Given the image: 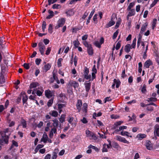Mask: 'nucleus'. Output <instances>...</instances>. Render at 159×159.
I'll list each match as a JSON object with an SVG mask.
<instances>
[{
	"mask_svg": "<svg viewBox=\"0 0 159 159\" xmlns=\"http://www.w3.org/2000/svg\"><path fill=\"white\" fill-rule=\"evenodd\" d=\"M53 123H52V127L51 124V123L48 122L46 126L48 127H52L51 131H50L49 134V137L50 138H52L53 136V134H57V129L58 125V121L57 119H55L52 120Z\"/></svg>",
	"mask_w": 159,
	"mask_h": 159,
	"instance_id": "obj_1",
	"label": "nucleus"
},
{
	"mask_svg": "<svg viewBox=\"0 0 159 159\" xmlns=\"http://www.w3.org/2000/svg\"><path fill=\"white\" fill-rule=\"evenodd\" d=\"M9 131V129H5L4 131L0 132V134L2 136V139L5 142V143L7 144L8 142L9 136L6 134V133Z\"/></svg>",
	"mask_w": 159,
	"mask_h": 159,
	"instance_id": "obj_2",
	"label": "nucleus"
},
{
	"mask_svg": "<svg viewBox=\"0 0 159 159\" xmlns=\"http://www.w3.org/2000/svg\"><path fill=\"white\" fill-rule=\"evenodd\" d=\"M86 136L88 137L90 140L96 141L97 139V137L96 134L93 132L89 131V130H86L85 131Z\"/></svg>",
	"mask_w": 159,
	"mask_h": 159,
	"instance_id": "obj_3",
	"label": "nucleus"
},
{
	"mask_svg": "<svg viewBox=\"0 0 159 159\" xmlns=\"http://www.w3.org/2000/svg\"><path fill=\"white\" fill-rule=\"evenodd\" d=\"M39 51L41 54L43 55L44 54V51L45 49V46L42 42H40L38 43Z\"/></svg>",
	"mask_w": 159,
	"mask_h": 159,
	"instance_id": "obj_4",
	"label": "nucleus"
},
{
	"mask_svg": "<svg viewBox=\"0 0 159 159\" xmlns=\"http://www.w3.org/2000/svg\"><path fill=\"white\" fill-rule=\"evenodd\" d=\"M65 19L64 18H62L59 19L58 21L57 25L55 27V29H57L59 28L65 24Z\"/></svg>",
	"mask_w": 159,
	"mask_h": 159,
	"instance_id": "obj_5",
	"label": "nucleus"
},
{
	"mask_svg": "<svg viewBox=\"0 0 159 159\" xmlns=\"http://www.w3.org/2000/svg\"><path fill=\"white\" fill-rule=\"evenodd\" d=\"M89 74V69L86 67H85L84 69V78L87 80L90 79L91 77V75Z\"/></svg>",
	"mask_w": 159,
	"mask_h": 159,
	"instance_id": "obj_6",
	"label": "nucleus"
},
{
	"mask_svg": "<svg viewBox=\"0 0 159 159\" xmlns=\"http://www.w3.org/2000/svg\"><path fill=\"white\" fill-rule=\"evenodd\" d=\"M116 140L120 142L127 144L129 143V142L125 138L122 137L121 136L118 135L116 136Z\"/></svg>",
	"mask_w": 159,
	"mask_h": 159,
	"instance_id": "obj_7",
	"label": "nucleus"
},
{
	"mask_svg": "<svg viewBox=\"0 0 159 159\" xmlns=\"http://www.w3.org/2000/svg\"><path fill=\"white\" fill-rule=\"evenodd\" d=\"M145 145L147 148L149 150H151L153 148V145L150 141L147 140L146 141Z\"/></svg>",
	"mask_w": 159,
	"mask_h": 159,
	"instance_id": "obj_8",
	"label": "nucleus"
},
{
	"mask_svg": "<svg viewBox=\"0 0 159 159\" xmlns=\"http://www.w3.org/2000/svg\"><path fill=\"white\" fill-rule=\"evenodd\" d=\"M54 95V92L48 89L45 91V95L46 97L49 98H51Z\"/></svg>",
	"mask_w": 159,
	"mask_h": 159,
	"instance_id": "obj_9",
	"label": "nucleus"
},
{
	"mask_svg": "<svg viewBox=\"0 0 159 159\" xmlns=\"http://www.w3.org/2000/svg\"><path fill=\"white\" fill-rule=\"evenodd\" d=\"M115 18L112 17L111 21H109L106 25L105 27L106 28H108L109 27L112 26L115 24V21L114 20Z\"/></svg>",
	"mask_w": 159,
	"mask_h": 159,
	"instance_id": "obj_10",
	"label": "nucleus"
},
{
	"mask_svg": "<svg viewBox=\"0 0 159 159\" xmlns=\"http://www.w3.org/2000/svg\"><path fill=\"white\" fill-rule=\"evenodd\" d=\"M68 85L69 86H73L75 88L78 87L79 84L75 81L71 80L70 81Z\"/></svg>",
	"mask_w": 159,
	"mask_h": 159,
	"instance_id": "obj_11",
	"label": "nucleus"
},
{
	"mask_svg": "<svg viewBox=\"0 0 159 159\" xmlns=\"http://www.w3.org/2000/svg\"><path fill=\"white\" fill-rule=\"evenodd\" d=\"M82 102L81 100H78L76 104V106L78 112H80L81 110V107L82 106Z\"/></svg>",
	"mask_w": 159,
	"mask_h": 159,
	"instance_id": "obj_12",
	"label": "nucleus"
},
{
	"mask_svg": "<svg viewBox=\"0 0 159 159\" xmlns=\"http://www.w3.org/2000/svg\"><path fill=\"white\" fill-rule=\"evenodd\" d=\"M92 71L93 72L92 73V80H93L95 79V74H96L97 72V70L96 68L95 65H94L93 66L92 69Z\"/></svg>",
	"mask_w": 159,
	"mask_h": 159,
	"instance_id": "obj_13",
	"label": "nucleus"
},
{
	"mask_svg": "<svg viewBox=\"0 0 159 159\" xmlns=\"http://www.w3.org/2000/svg\"><path fill=\"white\" fill-rule=\"evenodd\" d=\"M21 95L22 96V101L23 103H26L28 99V97L26 95L25 93L22 92Z\"/></svg>",
	"mask_w": 159,
	"mask_h": 159,
	"instance_id": "obj_14",
	"label": "nucleus"
},
{
	"mask_svg": "<svg viewBox=\"0 0 159 159\" xmlns=\"http://www.w3.org/2000/svg\"><path fill=\"white\" fill-rule=\"evenodd\" d=\"M90 80H89L88 81H86L84 84L86 91L87 92H89V91L90 89L91 84V82H90Z\"/></svg>",
	"mask_w": 159,
	"mask_h": 159,
	"instance_id": "obj_15",
	"label": "nucleus"
},
{
	"mask_svg": "<svg viewBox=\"0 0 159 159\" xmlns=\"http://www.w3.org/2000/svg\"><path fill=\"white\" fill-rule=\"evenodd\" d=\"M154 133L155 134L159 137V125H156L154 126Z\"/></svg>",
	"mask_w": 159,
	"mask_h": 159,
	"instance_id": "obj_16",
	"label": "nucleus"
},
{
	"mask_svg": "<svg viewBox=\"0 0 159 159\" xmlns=\"http://www.w3.org/2000/svg\"><path fill=\"white\" fill-rule=\"evenodd\" d=\"M120 80H114V83L112 85V87L113 89L115 88V85H116V87L118 88L120 85Z\"/></svg>",
	"mask_w": 159,
	"mask_h": 159,
	"instance_id": "obj_17",
	"label": "nucleus"
},
{
	"mask_svg": "<svg viewBox=\"0 0 159 159\" xmlns=\"http://www.w3.org/2000/svg\"><path fill=\"white\" fill-rule=\"evenodd\" d=\"M88 104L86 103H84L83 104L82 108V110L83 112L86 113L88 111Z\"/></svg>",
	"mask_w": 159,
	"mask_h": 159,
	"instance_id": "obj_18",
	"label": "nucleus"
},
{
	"mask_svg": "<svg viewBox=\"0 0 159 159\" xmlns=\"http://www.w3.org/2000/svg\"><path fill=\"white\" fill-rule=\"evenodd\" d=\"M147 135L144 134H139L137 135V138H138L139 140H142L143 138L147 137Z\"/></svg>",
	"mask_w": 159,
	"mask_h": 159,
	"instance_id": "obj_19",
	"label": "nucleus"
},
{
	"mask_svg": "<svg viewBox=\"0 0 159 159\" xmlns=\"http://www.w3.org/2000/svg\"><path fill=\"white\" fill-rule=\"evenodd\" d=\"M147 26H148V24L147 23H145L144 24H143L142 25V26L141 28V30H140V33L141 34H143V32H144L146 30V28Z\"/></svg>",
	"mask_w": 159,
	"mask_h": 159,
	"instance_id": "obj_20",
	"label": "nucleus"
},
{
	"mask_svg": "<svg viewBox=\"0 0 159 159\" xmlns=\"http://www.w3.org/2000/svg\"><path fill=\"white\" fill-rule=\"evenodd\" d=\"M123 122L121 121H119L115 122L113 125V128L114 129H116L118 126L120 125Z\"/></svg>",
	"mask_w": 159,
	"mask_h": 159,
	"instance_id": "obj_21",
	"label": "nucleus"
},
{
	"mask_svg": "<svg viewBox=\"0 0 159 159\" xmlns=\"http://www.w3.org/2000/svg\"><path fill=\"white\" fill-rule=\"evenodd\" d=\"M152 62L150 60H149L147 61L144 63V66L146 68H148L150 66L152 65Z\"/></svg>",
	"mask_w": 159,
	"mask_h": 159,
	"instance_id": "obj_22",
	"label": "nucleus"
},
{
	"mask_svg": "<svg viewBox=\"0 0 159 159\" xmlns=\"http://www.w3.org/2000/svg\"><path fill=\"white\" fill-rule=\"evenodd\" d=\"M131 48V45L128 44L125 46V50L126 52L128 53L130 52V49Z\"/></svg>",
	"mask_w": 159,
	"mask_h": 159,
	"instance_id": "obj_23",
	"label": "nucleus"
},
{
	"mask_svg": "<svg viewBox=\"0 0 159 159\" xmlns=\"http://www.w3.org/2000/svg\"><path fill=\"white\" fill-rule=\"evenodd\" d=\"M48 137L46 133H44L43 137L41 139V141H43L44 143H46L47 141V139Z\"/></svg>",
	"mask_w": 159,
	"mask_h": 159,
	"instance_id": "obj_24",
	"label": "nucleus"
},
{
	"mask_svg": "<svg viewBox=\"0 0 159 159\" xmlns=\"http://www.w3.org/2000/svg\"><path fill=\"white\" fill-rule=\"evenodd\" d=\"M39 83H38L32 82L30 84V89H33L39 86Z\"/></svg>",
	"mask_w": 159,
	"mask_h": 159,
	"instance_id": "obj_25",
	"label": "nucleus"
},
{
	"mask_svg": "<svg viewBox=\"0 0 159 159\" xmlns=\"http://www.w3.org/2000/svg\"><path fill=\"white\" fill-rule=\"evenodd\" d=\"M21 125L22 126L23 128H26L27 127L26 121L22 118L20 120Z\"/></svg>",
	"mask_w": 159,
	"mask_h": 159,
	"instance_id": "obj_26",
	"label": "nucleus"
},
{
	"mask_svg": "<svg viewBox=\"0 0 159 159\" xmlns=\"http://www.w3.org/2000/svg\"><path fill=\"white\" fill-rule=\"evenodd\" d=\"M95 9H93L92 11L91 12V13H90L89 16L88 18V20H87V22H86V24H88L89 23L90 21L89 20L91 19V18L92 17L93 14H94V12H95Z\"/></svg>",
	"mask_w": 159,
	"mask_h": 159,
	"instance_id": "obj_27",
	"label": "nucleus"
},
{
	"mask_svg": "<svg viewBox=\"0 0 159 159\" xmlns=\"http://www.w3.org/2000/svg\"><path fill=\"white\" fill-rule=\"evenodd\" d=\"M48 12L49 14V15L46 17L47 19H50L54 16V14L52 11L49 10L48 11Z\"/></svg>",
	"mask_w": 159,
	"mask_h": 159,
	"instance_id": "obj_28",
	"label": "nucleus"
},
{
	"mask_svg": "<svg viewBox=\"0 0 159 159\" xmlns=\"http://www.w3.org/2000/svg\"><path fill=\"white\" fill-rule=\"evenodd\" d=\"M87 50L89 55H92L93 54V50L92 45L89 46V47L87 48Z\"/></svg>",
	"mask_w": 159,
	"mask_h": 159,
	"instance_id": "obj_29",
	"label": "nucleus"
},
{
	"mask_svg": "<svg viewBox=\"0 0 159 159\" xmlns=\"http://www.w3.org/2000/svg\"><path fill=\"white\" fill-rule=\"evenodd\" d=\"M129 11L128 16H134L135 13L134 9H131L130 10H127Z\"/></svg>",
	"mask_w": 159,
	"mask_h": 159,
	"instance_id": "obj_30",
	"label": "nucleus"
},
{
	"mask_svg": "<svg viewBox=\"0 0 159 159\" xmlns=\"http://www.w3.org/2000/svg\"><path fill=\"white\" fill-rule=\"evenodd\" d=\"M49 114L52 116L55 117H57L58 115L57 112L54 110L51 111L49 112Z\"/></svg>",
	"mask_w": 159,
	"mask_h": 159,
	"instance_id": "obj_31",
	"label": "nucleus"
},
{
	"mask_svg": "<svg viewBox=\"0 0 159 159\" xmlns=\"http://www.w3.org/2000/svg\"><path fill=\"white\" fill-rule=\"evenodd\" d=\"M51 67V65L48 63L44 66V70L45 72H47L48 70H49Z\"/></svg>",
	"mask_w": 159,
	"mask_h": 159,
	"instance_id": "obj_32",
	"label": "nucleus"
},
{
	"mask_svg": "<svg viewBox=\"0 0 159 159\" xmlns=\"http://www.w3.org/2000/svg\"><path fill=\"white\" fill-rule=\"evenodd\" d=\"M40 87V90H38L36 92L37 94L39 96H41L44 91L42 87Z\"/></svg>",
	"mask_w": 159,
	"mask_h": 159,
	"instance_id": "obj_33",
	"label": "nucleus"
},
{
	"mask_svg": "<svg viewBox=\"0 0 159 159\" xmlns=\"http://www.w3.org/2000/svg\"><path fill=\"white\" fill-rule=\"evenodd\" d=\"M121 134L123 136L126 135L131 138L132 137V135H130V133L126 131H122Z\"/></svg>",
	"mask_w": 159,
	"mask_h": 159,
	"instance_id": "obj_34",
	"label": "nucleus"
},
{
	"mask_svg": "<svg viewBox=\"0 0 159 159\" xmlns=\"http://www.w3.org/2000/svg\"><path fill=\"white\" fill-rule=\"evenodd\" d=\"M14 146L17 147L18 146V144L17 142L14 140H13L12 141V144L10 148V150L12 149Z\"/></svg>",
	"mask_w": 159,
	"mask_h": 159,
	"instance_id": "obj_35",
	"label": "nucleus"
},
{
	"mask_svg": "<svg viewBox=\"0 0 159 159\" xmlns=\"http://www.w3.org/2000/svg\"><path fill=\"white\" fill-rule=\"evenodd\" d=\"M13 83L16 85L15 88L16 89H17L18 88V86H17L20 83L19 80H14L13 81Z\"/></svg>",
	"mask_w": 159,
	"mask_h": 159,
	"instance_id": "obj_36",
	"label": "nucleus"
},
{
	"mask_svg": "<svg viewBox=\"0 0 159 159\" xmlns=\"http://www.w3.org/2000/svg\"><path fill=\"white\" fill-rule=\"evenodd\" d=\"M66 14H67V16H70L74 15V12L72 10H70L67 11L66 12Z\"/></svg>",
	"mask_w": 159,
	"mask_h": 159,
	"instance_id": "obj_37",
	"label": "nucleus"
},
{
	"mask_svg": "<svg viewBox=\"0 0 159 159\" xmlns=\"http://www.w3.org/2000/svg\"><path fill=\"white\" fill-rule=\"evenodd\" d=\"M109 148V146L108 145H103V147L102 149V152H107V148Z\"/></svg>",
	"mask_w": 159,
	"mask_h": 159,
	"instance_id": "obj_38",
	"label": "nucleus"
},
{
	"mask_svg": "<svg viewBox=\"0 0 159 159\" xmlns=\"http://www.w3.org/2000/svg\"><path fill=\"white\" fill-rule=\"evenodd\" d=\"M121 76L123 79H126L127 78V75L125 74V69H124L122 72Z\"/></svg>",
	"mask_w": 159,
	"mask_h": 159,
	"instance_id": "obj_39",
	"label": "nucleus"
},
{
	"mask_svg": "<svg viewBox=\"0 0 159 159\" xmlns=\"http://www.w3.org/2000/svg\"><path fill=\"white\" fill-rule=\"evenodd\" d=\"M136 39L135 38L133 41L132 43L131 44V47L133 48H135L136 44Z\"/></svg>",
	"mask_w": 159,
	"mask_h": 159,
	"instance_id": "obj_40",
	"label": "nucleus"
},
{
	"mask_svg": "<svg viewBox=\"0 0 159 159\" xmlns=\"http://www.w3.org/2000/svg\"><path fill=\"white\" fill-rule=\"evenodd\" d=\"M73 43H74V46L75 48L78 47V46L80 44V43L78 39L74 41Z\"/></svg>",
	"mask_w": 159,
	"mask_h": 159,
	"instance_id": "obj_41",
	"label": "nucleus"
},
{
	"mask_svg": "<svg viewBox=\"0 0 159 159\" xmlns=\"http://www.w3.org/2000/svg\"><path fill=\"white\" fill-rule=\"evenodd\" d=\"M61 6L60 4H54L53 5L52 8L53 9H58L60 8Z\"/></svg>",
	"mask_w": 159,
	"mask_h": 159,
	"instance_id": "obj_42",
	"label": "nucleus"
},
{
	"mask_svg": "<svg viewBox=\"0 0 159 159\" xmlns=\"http://www.w3.org/2000/svg\"><path fill=\"white\" fill-rule=\"evenodd\" d=\"M66 115H65L62 114L61 115V118L59 119L60 121L62 123L65 121Z\"/></svg>",
	"mask_w": 159,
	"mask_h": 159,
	"instance_id": "obj_43",
	"label": "nucleus"
},
{
	"mask_svg": "<svg viewBox=\"0 0 159 159\" xmlns=\"http://www.w3.org/2000/svg\"><path fill=\"white\" fill-rule=\"evenodd\" d=\"M157 20L156 19H154L153 20L152 23V29H154V28L156 27L157 24Z\"/></svg>",
	"mask_w": 159,
	"mask_h": 159,
	"instance_id": "obj_44",
	"label": "nucleus"
},
{
	"mask_svg": "<svg viewBox=\"0 0 159 159\" xmlns=\"http://www.w3.org/2000/svg\"><path fill=\"white\" fill-rule=\"evenodd\" d=\"M46 25H46V22L45 21H43V24H42V29L43 32L45 30L46 28Z\"/></svg>",
	"mask_w": 159,
	"mask_h": 159,
	"instance_id": "obj_45",
	"label": "nucleus"
},
{
	"mask_svg": "<svg viewBox=\"0 0 159 159\" xmlns=\"http://www.w3.org/2000/svg\"><path fill=\"white\" fill-rule=\"evenodd\" d=\"M57 106L58 109H61L62 108L66 107V105L65 104L59 103L58 104Z\"/></svg>",
	"mask_w": 159,
	"mask_h": 159,
	"instance_id": "obj_46",
	"label": "nucleus"
},
{
	"mask_svg": "<svg viewBox=\"0 0 159 159\" xmlns=\"http://www.w3.org/2000/svg\"><path fill=\"white\" fill-rule=\"evenodd\" d=\"M74 120V118L72 117L69 116L68 119V122L71 124H72V121Z\"/></svg>",
	"mask_w": 159,
	"mask_h": 159,
	"instance_id": "obj_47",
	"label": "nucleus"
},
{
	"mask_svg": "<svg viewBox=\"0 0 159 159\" xmlns=\"http://www.w3.org/2000/svg\"><path fill=\"white\" fill-rule=\"evenodd\" d=\"M134 5V2L130 3L129 5L127 10H130L131 9V8L133 7Z\"/></svg>",
	"mask_w": 159,
	"mask_h": 159,
	"instance_id": "obj_48",
	"label": "nucleus"
},
{
	"mask_svg": "<svg viewBox=\"0 0 159 159\" xmlns=\"http://www.w3.org/2000/svg\"><path fill=\"white\" fill-rule=\"evenodd\" d=\"M53 100L52 99L49 100L47 103L48 106L49 107L51 106L53 103Z\"/></svg>",
	"mask_w": 159,
	"mask_h": 159,
	"instance_id": "obj_49",
	"label": "nucleus"
},
{
	"mask_svg": "<svg viewBox=\"0 0 159 159\" xmlns=\"http://www.w3.org/2000/svg\"><path fill=\"white\" fill-rule=\"evenodd\" d=\"M57 0H48V5H50L51 4L57 2Z\"/></svg>",
	"mask_w": 159,
	"mask_h": 159,
	"instance_id": "obj_50",
	"label": "nucleus"
},
{
	"mask_svg": "<svg viewBox=\"0 0 159 159\" xmlns=\"http://www.w3.org/2000/svg\"><path fill=\"white\" fill-rule=\"evenodd\" d=\"M48 32L50 33H52L53 32L52 30V25L51 24H50L49 25V27L48 29Z\"/></svg>",
	"mask_w": 159,
	"mask_h": 159,
	"instance_id": "obj_51",
	"label": "nucleus"
},
{
	"mask_svg": "<svg viewBox=\"0 0 159 159\" xmlns=\"http://www.w3.org/2000/svg\"><path fill=\"white\" fill-rule=\"evenodd\" d=\"M121 46V43H120V41H119L117 43L116 47V50H118L119 49V48H120Z\"/></svg>",
	"mask_w": 159,
	"mask_h": 159,
	"instance_id": "obj_52",
	"label": "nucleus"
},
{
	"mask_svg": "<svg viewBox=\"0 0 159 159\" xmlns=\"http://www.w3.org/2000/svg\"><path fill=\"white\" fill-rule=\"evenodd\" d=\"M51 50V48L50 47H48L47 48V50L46 51V55H48L49 54Z\"/></svg>",
	"mask_w": 159,
	"mask_h": 159,
	"instance_id": "obj_53",
	"label": "nucleus"
},
{
	"mask_svg": "<svg viewBox=\"0 0 159 159\" xmlns=\"http://www.w3.org/2000/svg\"><path fill=\"white\" fill-rule=\"evenodd\" d=\"M83 43L84 45L86 47H87V48H88L89 47V46L91 45V44H89L86 41H84L83 42Z\"/></svg>",
	"mask_w": 159,
	"mask_h": 159,
	"instance_id": "obj_54",
	"label": "nucleus"
},
{
	"mask_svg": "<svg viewBox=\"0 0 159 159\" xmlns=\"http://www.w3.org/2000/svg\"><path fill=\"white\" fill-rule=\"evenodd\" d=\"M24 67L27 70L29 69L30 68V66L29 63H25L23 65Z\"/></svg>",
	"mask_w": 159,
	"mask_h": 159,
	"instance_id": "obj_55",
	"label": "nucleus"
},
{
	"mask_svg": "<svg viewBox=\"0 0 159 159\" xmlns=\"http://www.w3.org/2000/svg\"><path fill=\"white\" fill-rule=\"evenodd\" d=\"M94 44L97 47L99 48H100L101 47V44L98 41H95Z\"/></svg>",
	"mask_w": 159,
	"mask_h": 159,
	"instance_id": "obj_56",
	"label": "nucleus"
},
{
	"mask_svg": "<svg viewBox=\"0 0 159 159\" xmlns=\"http://www.w3.org/2000/svg\"><path fill=\"white\" fill-rule=\"evenodd\" d=\"M118 33V30H117L116 32H115L113 34V35L112 37L113 39H115L117 36V35Z\"/></svg>",
	"mask_w": 159,
	"mask_h": 159,
	"instance_id": "obj_57",
	"label": "nucleus"
},
{
	"mask_svg": "<svg viewBox=\"0 0 159 159\" xmlns=\"http://www.w3.org/2000/svg\"><path fill=\"white\" fill-rule=\"evenodd\" d=\"M36 95H31L29 97V98L30 100H35V99L36 98Z\"/></svg>",
	"mask_w": 159,
	"mask_h": 159,
	"instance_id": "obj_58",
	"label": "nucleus"
},
{
	"mask_svg": "<svg viewBox=\"0 0 159 159\" xmlns=\"http://www.w3.org/2000/svg\"><path fill=\"white\" fill-rule=\"evenodd\" d=\"M158 1V0H154V1L152 2V3L150 5L151 7H153L154 6H155L156 4L157 3V2Z\"/></svg>",
	"mask_w": 159,
	"mask_h": 159,
	"instance_id": "obj_59",
	"label": "nucleus"
},
{
	"mask_svg": "<svg viewBox=\"0 0 159 159\" xmlns=\"http://www.w3.org/2000/svg\"><path fill=\"white\" fill-rule=\"evenodd\" d=\"M43 123L42 121H40L39 123V124H37L36 126L37 127H38V128H41L43 126Z\"/></svg>",
	"mask_w": 159,
	"mask_h": 159,
	"instance_id": "obj_60",
	"label": "nucleus"
},
{
	"mask_svg": "<svg viewBox=\"0 0 159 159\" xmlns=\"http://www.w3.org/2000/svg\"><path fill=\"white\" fill-rule=\"evenodd\" d=\"M62 60V59L61 58H60L58 59L57 61V65L58 67H60L61 66V62Z\"/></svg>",
	"mask_w": 159,
	"mask_h": 159,
	"instance_id": "obj_61",
	"label": "nucleus"
},
{
	"mask_svg": "<svg viewBox=\"0 0 159 159\" xmlns=\"http://www.w3.org/2000/svg\"><path fill=\"white\" fill-rule=\"evenodd\" d=\"M57 153L55 152H54L53 153L52 156V159H56L57 157Z\"/></svg>",
	"mask_w": 159,
	"mask_h": 159,
	"instance_id": "obj_62",
	"label": "nucleus"
},
{
	"mask_svg": "<svg viewBox=\"0 0 159 159\" xmlns=\"http://www.w3.org/2000/svg\"><path fill=\"white\" fill-rule=\"evenodd\" d=\"M41 61V60L39 58H37L35 60V63L36 64L38 65H39Z\"/></svg>",
	"mask_w": 159,
	"mask_h": 159,
	"instance_id": "obj_63",
	"label": "nucleus"
},
{
	"mask_svg": "<svg viewBox=\"0 0 159 159\" xmlns=\"http://www.w3.org/2000/svg\"><path fill=\"white\" fill-rule=\"evenodd\" d=\"M44 145L43 144H39L38 145L36 148V150H39V149L42 148L43 147Z\"/></svg>",
	"mask_w": 159,
	"mask_h": 159,
	"instance_id": "obj_64",
	"label": "nucleus"
}]
</instances>
